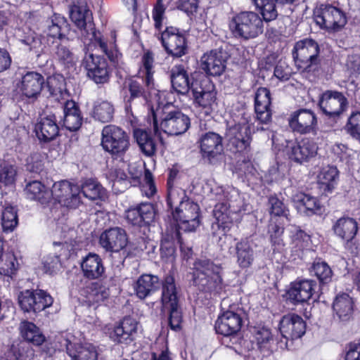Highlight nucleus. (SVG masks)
I'll return each instance as SVG.
<instances>
[{"label":"nucleus","instance_id":"obj_1","mask_svg":"<svg viewBox=\"0 0 360 360\" xmlns=\"http://www.w3.org/2000/svg\"><path fill=\"white\" fill-rule=\"evenodd\" d=\"M70 16L72 21L80 30L84 44L86 43L88 45L90 44H98L110 61L117 62V49L112 46L109 49L107 43L103 39L101 34L96 31L92 13L84 3L73 5L70 11Z\"/></svg>","mask_w":360,"mask_h":360},{"label":"nucleus","instance_id":"obj_2","mask_svg":"<svg viewBox=\"0 0 360 360\" xmlns=\"http://www.w3.org/2000/svg\"><path fill=\"white\" fill-rule=\"evenodd\" d=\"M167 201L171 209L179 205L172 214L179 229L184 231H195L200 224L198 205L191 200L181 189L169 188Z\"/></svg>","mask_w":360,"mask_h":360},{"label":"nucleus","instance_id":"obj_3","mask_svg":"<svg viewBox=\"0 0 360 360\" xmlns=\"http://www.w3.org/2000/svg\"><path fill=\"white\" fill-rule=\"evenodd\" d=\"M153 128L155 136L162 141L159 127L165 134L178 136L184 134L190 127L189 117L172 105H165L152 112Z\"/></svg>","mask_w":360,"mask_h":360},{"label":"nucleus","instance_id":"obj_4","mask_svg":"<svg viewBox=\"0 0 360 360\" xmlns=\"http://www.w3.org/2000/svg\"><path fill=\"white\" fill-rule=\"evenodd\" d=\"M222 267L209 259H198L193 263V284L203 292H219L222 289Z\"/></svg>","mask_w":360,"mask_h":360},{"label":"nucleus","instance_id":"obj_5","mask_svg":"<svg viewBox=\"0 0 360 360\" xmlns=\"http://www.w3.org/2000/svg\"><path fill=\"white\" fill-rule=\"evenodd\" d=\"M229 27L236 37L249 39L255 38L263 32L264 23L257 13L241 11L232 17Z\"/></svg>","mask_w":360,"mask_h":360},{"label":"nucleus","instance_id":"obj_6","mask_svg":"<svg viewBox=\"0 0 360 360\" xmlns=\"http://www.w3.org/2000/svg\"><path fill=\"white\" fill-rule=\"evenodd\" d=\"M101 146L113 159L122 161L130 146L129 136L120 127L107 125L102 130Z\"/></svg>","mask_w":360,"mask_h":360},{"label":"nucleus","instance_id":"obj_7","mask_svg":"<svg viewBox=\"0 0 360 360\" xmlns=\"http://www.w3.org/2000/svg\"><path fill=\"white\" fill-rule=\"evenodd\" d=\"M161 302L162 307L169 311V325L171 329L174 330H180L182 323V313L179 304V294L174 278L172 275H167L165 278Z\"/></svg>","mask_w":360,"mask_h":360},{"label":"nucleus","instance_id":"obj_8","mask_svg":"<svg viewBox=\"0 0 360 360\" xmlns=\"http://www.w3.org/2000/svg\"><path fill=\"white\" fill-rule=\"evenodd\" d=\"M314 20L321 29L328 32L340 31L347 22L345 12L329 4H322L315 9Z\"/></svg>","mask_w":360,"mask_h":360},{"label":"nucleus","instance_id":"obj_9","mask_svg":"<svg viewBox=\"0 0 360 360\" xmlns=\"http://www.w3.org/2000/svg\"><path fill=\"white\" fill-rule=\"evenodd\" d=\"M319 46L312 39H304L296 42L292 51L293 58L300 69L311 71L314 65L318 63Z\"/></svg>","mask_w":360,"mask_h":360},{"label":"nucleus","instance_id":"obj_10","mask_svg":"<svg viewBox=\"0 0 360 360\" xmlns=\"http://www.w3.org/2000/svg\"><path fill=\"white\" fill-rule=\"evenodd\" d=\"M91 44H84V57L82 64L87 72V76L96 84L107 83L110 78V70L106 60L89 51Z\"/></svg>","mask_w":360,"mask_h":360},{"label":"nucleus","instance_id":"obj_11","mask_svg":"<svg viewBox=\"0 0 360 360\" xmlns=\"http://www.w3.org/2000/svg\"><path fill=\"white\" fill-rule=\"evenodd\" d=\"M225 136L228 147L233 153H243L250 150L252 136L248 123H238L229 127Z\"/></svg>","mask_w":360,"mask_h":360},{"label":"nucleus","instance_id":"obj_12","mask_svg":"<svg viewBox=\"0 0 360 360\" xmlns=\"http://www.w3.org/2000/svg\"><path fill=\"white\" fill-rule=\"evenodd\" d=\"M18 300L20 308L25 312H39L53 304L51 296L42 290L20 292Z\"/></svg>","mask_w":360,"mask_h":360},{"label":"nucleus","instance_id":"obj_13","mask_svg":"<svg viewBox=\"0 0 360 360\" xmlns=\"http://www.w3.org/2000/svg\"><path fill=\"white\" fill-rule=\"evenodd\" d=\"M347 104V99L341 92L330 90L323 93L319 101L322 112L335 121L340 118Z\"/></svg>","mask_w":360,"mask_h":360},{"label":"nucleus","instance_id":"obj_14","mask_svg":"<svg viewBox=\"0 0 360 360\" xmlns=\"http://www.w3.org/2000/svg\"><path fill=\"white\" fill-rule=\"evenodd\" d=\"M80 189L68 181L56 182L53 185L51 195L61 205L70 208L77 207L81 202Z\"/></svg>","mask_w":360,"mask_h":360},{"label":"nucleus","instance_id":"obj_15","mask_svg":"<svg viewBox=\"0 0 360 360\" xmlns=\"http://www.w3.org/2000/svg\"><path fill=\"white\" fill-rule=\"evenodd\" d=\"M161 41L167 53L173 57L180 58L187 52L186 37L176 27H167L161 34Z\"/></svg>","mask_w":360,"mask_h":360},{"label":"nucleus","instance_id":"obj_16","mask_svg":"<svg viewBox=\"0 0 360 360\" xmlns=\"http://www.w3.org/2000/svg\"><path fill=\"white\" fill-rule=\"evenodd\" d=\"M191 92L195 102L205 109V115H210L216 100L214 85L208 79L195 81L191 86Z\"/></svg>","mask_w":360,"mask_h":360},{"label":"nucleus","instance_id":"obj_17","mask_svg":"<svg viewBox=\"0 0 360 360\" xmlns=\"http://www.w3.org/2000/svg\"><path fill=\"white\" fill-rule=\"evenodd\" d=\"M127 243L126 231L118 226L105 230L99 237L100 245L108 252H119L127 247Z\"/></svg>","mask_w":360,"mask_h":360},{"label":"nucleus","instance_id":"obj_18","mask_svg":"<svg viewBox=\"0 0 360 360\" xmlns=\"http://www.w3.org/2000/svg\"><path fill=\"white\" fill-rule=\"evenodd\" d=\"M290 128L301 134H316L317 131V119L313 111L300 109L294 112L289 119Z\"/></svg>","mask_w":360,"mask_h":360},{"label":"nucleus","instance_id":"obj_19","mask_svg":"<svg viewBox=\"0 0 360 360\" xmlns=\"http://www.w3.org/2000/svg\"><path fill=\"white\" fill-rule=\"evenodd\" d=\"M242 310L238 309L236 311L229 309L220 315L214 326L217 333L224 336H231L240 331L243 319L241 317Z\"/></svg>","mask_w":360,"mask_h":360},{"label":"nucleus","instance_id":"obj_20","mask_svg":"<svg viewBox=\"0 0 360 360\" xmlns=\"http://www.w3.org/2000/svg\"><path fill=\"white\" fill-rule=\"evenodd\" d=\"M141 81L136 79L130 78L125 81L124 89L129 93L125 96L126 108H131L132 106H137L138 101L146 103L149 96L150 91L146 86L143 77Z\"/></svg>","mask_w":360,"mask_h":360},{"label":"nucleus","instance_id":"obj_21","mask_svg":"<svg viewBox=\"0 0 360 360\" xmlns=\"http://www.w3.org/2000/svg\"><path fill=\"white\" fill-rule=\"evenodd\" d=\"M279 325L280 332L286 340L298 339L305 333L306 323L301 316L295 314L283 316Z\"/></svg>","mask_w":360,"mask_h":360},{"label":"nucleus","instance_id":"obj_22","mask_svg":"<svg viewBox=\"0 0 360 360\" xmlns=\"http://www.w3.org/2000/svg\"><path fill=\"white\" fill-rule=\"evenodd\" d=\"M318 151L316 143L309 138H304L298 143H291L288 146L289 158L302 163L316 156Z\"/></svg>","mask_w":360,"mask_h":360},{"label":"nucleus","instance_id":"obj_23","mask_svg":"<svg viewBox=\"0 0 360 360\" xmlns=\"http://www.w3.org/2000/svg\"><path fill=\"white\" fill-rule=\"evenodd\" d=\"M228 54L222 49L212 50L201 58V68L208 75L219 76L224 72Z\"/></svg>","mask_w":360,"mask_h":360},{"label":"nucleus","instance_id":"obj_24","mask_svg":"<svg viewBox=\"0 0 360 360\" xmlns=\"http://www.w3.org/2000/svg\"><path fill=\"white\" fill-rule=\"evenodd\" d=\"M138 321L130 316L124 317L120 324L114 328L110 338L115 342L129 345L137 335Z\"/></svg>","mask_w":360,"mask_h":360},{"label":"nucleus","instance_id":"obj_25","mask_svg":"<svg viewBox=\"0 0 360 360\" xmlns=\"http://www.w3.org/2000/svg\"><path fill=\"white\" fill-rule=\"evenodd\" d=\"M199 143L202 158H207L210 162L223 153L222 137L217 133L207 132L202 134Z\"/></svg>","mask_w":360,"mask_h":360},{"label":"nucleus","instance_id":"obj_26","mask_svg":"<svg viewBox=\"0 0 360 360\" xmlns=\"http://www.w3.org/2000/svg\"><path fill=\"white\" fill-rule=\"evenodd\" d=\"M159 277L150 274H144L140 276L133 284L134 294L140 300H145L148 297L158 291L163 283Z\"/></svg>","mask_w":360,"mask_h":360},{"label":"nucleus","instance_id":"obj_27","mask_svg":"<svg viewBox=\"0 0 360 360\" xmlns=\"http://www.w3.org/2000/svg\"><path fill=\"white\" fill-rule=\"evenodd\" d=\"M34 131L40 142L49 143L54 140L59 134L54 115L42 117L35 124Z\"/></svg>","mask_w":360,"mask_h":360},{"label":"nucleus","instance_id":"obj_28","mask_svg":"<svg viewBox=\"0 0 360 360\" xmlns=\"http://www.w3.org/2000/svg\"><path fill=\"white\" fill-rule=\"evenodd\" d=\"M44 84V78L41 74L28 72L22 77L19 89L27 98L36 99L40 94Z\"/></svg>","mask_w":360,"mask_h":360},{"label":"nucleus","instance_id":"obj_29","mask_svg":"<svg viewBox=\"0 0 360 360\" xmlns=\"http://www.w3.org/2000/svg\"><path fill=\"white\" fill-rule=\"evenodd\" d=\"M270 91L266 88H259L255 94V110L257 120L263 124L269 123L271 120Z\"/></svg>","mask_w":360,"mask_h":360},{"label":"nucleus","instance_id":"obj_30","mask_svg":"<svg viewBox=\"0 0 360 360\" xmlns=\"http://www.w3.org/2000/svg\"><path fill=\"white\" fill-rule=\"evenodd\" d=\"M240 210L236 209L226 202L217 203L214 208L213 215L216 219L218 226L224 231L230 229L235 219V216Z\"/></svg>","mask_w":360,"mask_h":360},{"label":"nucleus","instance_id":"obj_31","mask_svg":"<svg viewBox=\"0 0 360 360\" xmlns=\"http://www.w3.org/2000/svg\"><path fill=\"white\" fill-rule=\"evenodd\" d=\"M170 79L172 88L178 94H186L191 91V86L194 82H191L188 74L185 68L181 65H174L170 70Z\"/></svg>","mask_w":360,"mask_h":360},{"label":"nucleus","instance_id":"obj_32","mask_svg":"<svg viewBox=\"0 0 360 360\" xmlns=\"http://www.w3.org/2000/svg\"><path fill=\"white\" fill-rule=\"evenodd\" d=\"M316 283L311 280H302L292 284L288 294L289 299L294 302L308 301L314 292Z\"/></svg>","mask_w":360,"mask_h":360},{"label":"nucleus","instance_id":"obj_33","mask_svg":"<svg viewBox=\"0 0 360 360\" xmlns=\"http://www.w3.org/2000/svg\"><path fill=\"white\" fill-rule=\"evenodd\" d=\"M335 234L342 240L352 241L358 231V224L355 219L350 217H341L333 226Z\"/></svg>","mask_w":360,"mask_h":360},{"label":"nucleus","instance_id":"obj_34","mask_svg":"<svg viewBox=\"0 0 360 360\" xmlns=\"http://www.w3.org/2000/svg\"><path fill=\"white\" fill-rule=\"evenodd\" d=\"M353 301L349 295L342 293L336 296L333 309L335 313L334 319L339 321L345 322L350 319L353 313Z\"/></svg>","mask_w":360,"mask_h":360},{"label":"nucleus","instance_id":"obj_35","mask_svg":"<svg viewBox=\"0 0 360 360\" xmlns=\"http://www.w3.org/2000/svg\"><path fill=\"white\" fill-rule=\"evenodd\" d=\"M292 200L298 211L307 215L317 214L321 211L319 201L309 195L297 193L292 195Z\"/></svg>","mask_w":360,"mask_h":360},{"label":"nucleus","instance_id":"obj_36","mask_svg":"<svg viewBox=\"0 0 360 360\" xmlns=\"http://www.w3.org/2000/svg\"><path fill=\"white\" fill-rule=\"evenodd\" d=\"M63 124L67 129L74 131L79 129L82 123V117L78 106L73 101H67L64 104Z\"/></svg>","mask_w":360,"mask_h":360},{"label":"nucleus","instance_id":"obj_37","mask_svg":"<svg viewBox=\"0 0 360 360\" xmlns=\"http://www.w3.org/2000/svg\"><path fill=\"white\" fill-rule=\"evenodd\" d=\"M81 266L84 276L89 279L98 278L104 272L101 259L94 253H89L83 259Z\"/></svg>","mask_w":360,"mask_h":360},{"label":"nucleus","instance_id":"obj_38","mask_svg":"<svg viewBox=\"0 0 360 360\" xmlns=\"http://www.w3.org/2000/svg\"><path fill=\"white\" fill-rule=\"evenodd\" d=\"M21 336L27 342L32 343L34 345H41L46 340V338L35 324L32 322L24 321H22L19 326Z\"/></svg>","mask_w":360,"mask_h":360},{"label":"nucleus","instance_id":"obj_39","mask_svg":"<svg viewBox=\"0 0 360 360\" xmlns=\"http://www.w3.org/2000/svg\"><path fill=\"white\" fill-rule=\"evenodd\" d=\"M67 31H68V24L66 19L60 15H54L46 21L45 32L49 37L63 39Z\"/></svg>","mask_w":360,"mask_h":360},{"label":"nucleus","instance_id":"obj_40","mask_svg":"<svg viewBox=\"0 0 360 360\" xmlns=\"http://www.w3.org/2000/svg\"><path fill=\"white\" fill-rule=\"evenodd\" d=\"M237 263L241 268H247L254 260V251L247 240H242L236 245Z\"/></svg>","mask_w":360,"mask_h":360},{"label":"nucleus","instance_id":"obj_41","mask_svg":"<svg viewBox=\"0 0 360 360\" xmlns=\"http://www.w3.org/2000/svg\"><path fill=\"white\" fill-rule=\"evenodd\" d=\"M28 198L39 201L41 204L46 203L51 197L50 192L46 191L45 186L39 181L29 182L25 188Z\"/></svg>","mask_w":360,"mask_h":360},{"label":"nucleus","instance_id":"obj_42","mask_svg":"<svg viewBox=\"0 0 360 360\" xmlns=\"http://www.w3.org/2000/svg\"><path fill=\"white\" fill-rule=\"evenodd\" d=\"M134 136L141 151L146 155L152 156L155 154L156 150L155 143L146 131L137 129L134 131Z\"/></svg>","mask_w":360,"mask_h":360},{"label":"nucleus","instance_id":"obj_43","mask_svg":"<svg viewBox=\"0 0 360 360\" xmlns=\"http://www.w3.org/2000/svg\"><path fill=\"white\" fill-rule=\"evenodd\" d=\"M86 300L90 304H99L110 295L108 288L98 283H94L86 290Z\"/></svg>","mask_w":360,"mask_h":360},{"label":"nucleus","instance_id":"obj_44","mask_svg":"<svg viewBox=\"0 0 360 360\" xmlns=\"http://www.w3.org/2000/svg\"><path fill=\"white\" fill-rule=\"evenodd\" d=\"M259 10L266 22H270L275 20L278 16V12L276 8L274 0H250Z\"/></svg>","mask_w":360,"mask_h":360},{"label":"nucleus","instance_id":"obj_45","mask_svg":"<svg viewBox=\"0 0 360 360\" xmlns=\"http://www.w3.org/2000/svg\"><path fill=\"white\" fill-rule=\"evenodd\" d=\"M81 190L84 196L91 200L102 198L105 195L103 186L92 179H86L82 184Z\"/></svg>","mask_w":360,"mask_h":360},{"label":"nucleus","instance_id":"obj_46","mask_svg":"<svg viewBox=\"0 0 360 360\" xmlns=\"http://www.w3.org/2000/svg\"><path fill=\"white\" fill-rule=\"evenodd\" d=\"M338 176V171L335 167L326 166L323 167L318 175L319 183L325 186L324 191H331L334 188V184Z\"/></svg>","mask_w":360,"mask_h":360},{"label":"nucleus","instance_id":"obj_47","mask_svg":"<svg viewBox=\"0 0 360 360\" xmlns=\"http://www.w3.org/2000/svg\"><path fill=\"white\" fill-rule=\"evenodd\" d=\"M143 68L139 71L140 77L144 78V82L148 89H154V79L153 71V58L149 52L142 58Z\"/></svg>","mask_w":360,"mask_h":360},{"label":"nucleus","instance_id":"obj_48","mask_svg":"<svg viewBox=\"0 0 360 360\" xmlns=\"http://www.w3.org/2000/svg\"><path fill=\"white\" fill-rule=\"evenodd\" d=\"M17 211L10 205H4L1 215V225L4 232H10L18 225Z\"/></svg>","mask_w":360,"mask_h":360},{"label":"nucleus","instance_id":"obj_49","mask_svg":"<svg viewBox=\"0 0 360 360\" xmlns=\"http://www.w3.org/2000/svg\"><path fill=\"white\" fill-rule=\"evenodd\" d=\"M56 58L65 66L72 65L75 63V54L65 41L57 44L53 51Z\"/></svg>","mask_w":360,"mask_h":360},{"label":"nucleus","instance_id":"obj_50","mask_svg":"<svg viewBox=\"0 0 360 360\" xmlns=\"http://www.w3.org/2000/svg\"><path fill=\"white\" fill-rule=\"evenodd\" d=\"M311 275L317 277L321 283H326L329 282L332 277V270L325 262H314L309 269Z\"/></svg>","mask_w":360,"mask_h":360},{"label":"nucleus","instance_id":"obj_51","mask_svg":"<svg viewBox=\"0 0 360 360\" xmlns=\"http://www.w3.org/2000/svg\"><path fill=\"white\" fill-rule=\"evenodd\" d=\"M72 360H97L98 353L96 347L90 343L77 345L75 353L72 355Z\"/></svg>","mask_w":360,"mask_h":360},{"label":"nucleus","instance_id":"obj_52","mask_svg":"<svg viewBox=\"0 0 360 360\" xmlns=\"http://www.w3.org/2000/svg\"><path fill=\"white\" fill-rule=\"evenodd\" d=\"M114 107L108 101H102L94 107V117L101 122H110L113 118Z\"/></svg>","mask_w":360,"mask_h":360},{"label":"nucleus","instance_id":"obj_53","mask_svg":"<svg viewBox=\"0 0 360 360\" xmlns=\"http://www.w3.org/2000/svg\"><path fill=\"white\" fill-rule=\"evenodd\" d=\"M255 338L261 350L269 351L271 349L274 339L269 328L265 327L257 328L255 333Z\"/></svg>","mask_w":360,"mask_h":360},{"label":"nucleus","instance_id":"obj_54","mask_svg":"<svg viewBox=\"0 0 360 360\" xmlns=\"http://www.w3.org/2000/svg\"><path fill=\"white\" fill-rule=\"evenodd\" d=\"M269 212L274 216H283L290 221L289 210L284 203L275 195H271L268 200Z\"/></svg>","mask_w":360,"mask_h":360},{"label":"nucleus","instance_id":"obj_55","mask_svg":"<svg viewBox=\"0 0 360 360\" xmlns=\"http://www.w3.org/2000/svg\"><path fill=\"white\" fill-rule=\"evenodd\" d=\"M17 172L12 165H4L0 168V188L12 186L16 177Z\"/></svg>","mask_w":360,"mask_h":360},{"label":"nucleus","instance_id":"obj_56","mask_svg":"<svg viewBox=\"0 0 360 360\" xmlns=\"http://www.w3.org/2000/svg\"><path fill=\"white\" fill-rule=\"evenodd\" d=\"M16 259L12 253H5L0 259V274L11 276L16 270Z\"/></svg>","mask_w":360,"mask_h":360},{"label":"nucleus","instance_id":"obj_57","mask_svg":"<svg viewBox=\"0 0 360 360\" xmlns=\"http://www.w3.org/2000/svg\"><path fill=\"white\" fill-rule=\"evenodd\" d=\"M348 133L360 141V112L353 113L346 125Z\"/></svg>","mask_w":360,"mask_h":360},{"label":"nucleus","instance_id":"obj_58","mask_svg":"<svg viewBox=\"0 0 360 360\" xmlns=\"http://www.w3.org/2000/svg\"><path fill=\"white\" fill-rule=\"evenodd\" d=\"M26 169L30 172L40 174L44 170L42 156L39 153L31 155L27 160Z\"/></svg>","mask_w":360,"mask_h":360},{"label":"nucleus","instance_id":"obj_59","mask_svg":"<svg viewBox=\"0 0 360 360\" xmlns=\"http://www.w3.org/2000/svg\"><path fill=\"white\" fill-rule=\"evenodd\" d=\"M138 208L140 212L141 217L144 224H149L155 218V211L153 204L141 203Z\"/></svg>","mask_w":360,"mask_h":360},{"label":"nucleus","instance_id":"obj_60","mask_svg":"<svg viewBox=\"0 0 360 360\" xmlns=\"http://www.w3.org/2000/svg\"><path fill=\"white\" fill-rule=\"evenodd\" d=\"M291 68L283 60H279L274 69V75L278 79L286 81L290 79L291 75Z\"/></svg>","mask_w":360,"mask_h":360},{"label":"nucleus","instance_id":"obj_61","mask_svg":"<svg viewBox=\"0 0 360 360\" xmlns=\"http://www.w3.org/2000/svg\"><path fill=\"white\" fill-rule=\"evenodd\" d=\"M108 178L112 181V187H115L116 184H124L127 186V176L125 172L120 169H111L108 174Z\"/></svg>","mask_w":360,"mask_h":360},{"label":"nucleus","instance_id":"obj_62","mask_svg":"<svg viewBox=\"0 0 360 360\" xmlns=\"http://www.w3.org/2000/svg\"><path fill=\"white\" fill-rule=\"evenodd\" d=\"M162 0H158L153 10V18L155 21V27L158 30L162 27V20L165 13V7L162 3Z\"/></svg>","mask_w":360,"mask_h":360},{"label":"nucleus","instance_id":"obj_63","mask_svg":"<svg viewBox=\"0 0 360 360\" xmlns=\"http://www.w3.org/2000/svg\"><path fill=\"white\" fill-rule=\"evenodd\" d=\"M268 232L273 245H280L281 243V236L283 233V227L276 224H271L269 225Z\"/></svg>","mask_w":360,"mask_h":360},{"label":"nucleus","instance_id":"obj_64","mask_svg":"<svg viewBox=\"0 0 360 360\" xmlns=\"http://www.w3.org/2000/svg\"><path fill=\"white\" fill-rule=\"evenodd\" d=\"M43 264L45 271L50 274H53L60 266L59 255L55 254L53 256L49 255L46 257L44 260Z\"/></svg>","mask_w":360,"mask_h":360}]
</instances>
